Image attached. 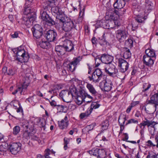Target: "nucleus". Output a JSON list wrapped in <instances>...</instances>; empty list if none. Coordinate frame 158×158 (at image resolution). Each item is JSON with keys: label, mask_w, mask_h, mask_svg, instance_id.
<instances>
[{"label": "nucleus", "mask_w": 158, "mask_h": 158, "mask_svg": "<svg viewBox=\"0 0 158 158\" xmlns=\"http://www.w3.org/2000/svg\"><path fill=\"white\" fill-rule=\"evenodd\" d=\"M91 113H90V111H89V113L87 111V112H85V113H81L80 114L79 117L83 119L84 118L87 117Z\"/></svg>", "instance_id": "nucleus-49"}, {"label": "nucleus", "mask_w": 158, "mask_h": 158, "mask_svg": "<svg viewBox=\"0 0 158 158\" xmlns=\"http://www.w3.org/2000/svg\"><path fill=\"white\" fill-rule=\"evenodd\" d=\"M64 108V106L61 105H57V109L58 111L60 112H63Z\"/></svg>", "instance_id": "nucleus-57"}, {"label": "nucleus", "mask_w": 158, "mask_h": 158, "mask_svg": "<svg viewBox=\"0 0 158 158\" xmlns=\"http://www.w3.org/2000/svg\"><path fill=\"white\" fill-rule=\"evenodd\" d=\"M16 60L19 62L23 63L28 61L29 58V55L27 52L21 47L18 48L17 50Z\"/></svg>", "instance_id": "nucleus-3"}, {"label": "nucleus", "mask_w": 158, "mask_h": 158, "mask_svg": "<svg viewBox=\"0 0 158 158\" xmlns=\"http://www.w3.org/2000/svg\"><path fill=\"white\" fill-rule=\"evenodd\" d=\"M128 1L125 0H116L113 6L114 8L117 9L122 8L125 4V2Z\"/></svg>", "instance_id": "nucleus-26"}, {"label": "nucleus", "mask_w": 158, "mask_h": 158, "mask_svg": "<svg viewBox=\"0 0 158 158\" xmlns=\"http://www.w3.org/2000/svg\"><path fill=\"white\" fill-rule=\"evenodd\" d=\"M145 19L144 18L142 17H138L135 19V20L136 22V23H143Z\"/></svg>", "instance_id": "nucleus-52"}, {"label": "nucleus", "mask_w": 158, "mask_h": 158, "mask_svg": "<svg viewBox=\"0 0 158 158\" xmlns=\"http://www.w3.org/2000/svg\"><path fill=\"white\" fill-rule=\"evenodd\" d=\"M103 20L97 21L95 27H97V28L99 27H103Z\"/></svg>", "instance_id": "nucleus-51"}, {"label": "nucleus", "mask_w": 158, "mask_h": 158, "mask_svg": "<svg viewBox=\"0 0 158 158\" xmlns=\"http://www.w3.org/2000/svg\"><path fill=\"white\" fill-rule=\"evenodd\" d=\"M125 52L124 53L123 57L125 59H127L131 57V53L129 49L124 48Z\"/></svg>", "instance_id": "nucleus-35"}, {"label": "nucleus", "mask_w": 158, "mask_h": 158, "mask_svg": "<svg viewBox=\"0 0 158 158\" xmlns=\"http://www.w3.org/2000/svg\"><path fill=\"white\" fill-rule=\"evenodd\" d=\"M142 109H144L146 113L148 114H152L158 109V107L156 108L153 104H148L142 107Z\"/></svg>", "instance_id": "nucleus-12"}, {"label": "nucleus", "mask_w": 158, "mask_h": 158, "mask_svg": "<svg viewBox=\"0 0 158 158\" xmlns=\"http://www.w3.org/2000/svg\"><path fill=\"white\" fill-rule=\"evenodd\" d=\"M31 2L29 1V0H26V3L25 6L24 7V9L23 11L24 14L25 15H29L30 16L31 15L32 13H35L33 12L31 10V8L29 6L26 7V6L29 5L31 4Z\"/></svg>", "instance_id": "nucleus-23"}, {"label": "nucleus", "mask_w": 158, "mask_h": 158, "mask_svg": "<svg viewBox=\"0 0 158 158\" xmlns=\"http://www.w3.org/2000/svg\"><path fill=\"white\" fill-rule=\"evenodd\" d=\"M82 94L84 99H86L87 98L90 99L91 100L92 99V97L87 93H82Z\"/></svg>", "instance_id": "nucleus-59"}, {"label": "nucleus", "mask_w": 158, "mask_h": 158, "mask_svg": "<svg viewBox=\"0 0 158 158\" xmlns=\"http://www.w3.org/2000/svg\"><path fill=\"white\" fill-rule=\"evenodd\" d=\"M145 52L146 55H144V56L156 59V56L155 51L154 50L148 49L145 50Z\"/></svg>", "instance_id": "nucleus-27"}, {"label": "nucleus", "mask_w": 158, "mask_h": 158, "mask_svg": "<svg viewBox=\"0 0 158 158\" xmlns=\"http://www.w3.org/2000/svg\"><path fill=\"white\" fill-rule=\"evenodd\" d=\"M153 4L151 1H147L146 2L145 6L146 8L148 10H151Z\"/></svg>", "instance_id": "nucleus-40"}, {"label": "nucleus", "mask_w": 158, "mask_h": 158, "mask_svg": "<svg viewBox=\"0 0 158 158\" xmlns=\"http://www.w3.org/2000/svg\"><path fill=\"white\" fill-rule=\"evenodd\" d=\"M125 44L127 46L129 47H131L133 46V41L131 39H128L125 42Z\"/></svg>", "instance_id": "nucleus-47"}, {"label": "nucleus", "mask_w": 158, "mask_h": 158, "mask_svg": "<svg viewBox=\"0 0 158 158\" xmlns=\"http://www.w3.org/2000/svg\"><path fill=\"white\" fill-rule=\"evenodd\" d=\"M29 75H27L25 81H24V82L21 87H18L17 89H16L15 92H12L13 94H15L17 92H19L21 94H23L26 90L27 87L28 86L29 82Z\"/></svg>", "instance_id": "nucleus-4"}, {"label": "nucleus", "mask_w": 158, "mask_h": 158, "mask_svg": "<svg viewBox=\"0 0 158 158\" xmlns=\"http://www.w3.org/2000/svg\"><path fill=\"white\" fill-rule=\"evenodd\" d=\"M147 102L148 104L154 105L156 108L158 107V92L152 95Z\"/></svg>", "instance_id": "nucleus-17"}, {"label": "nucleus", "mask_w": 158, "mask_h": 158, "mask_svg": "<svg viewBox=\"0 0 158 158\" xmlns=\"http://www.w3.org/2000/svg\"><path fill=\"white\" fill-rule=\"evenodd\" d=\"M35 18L36 14L35 13H32L31 16L28 17L26 16V17H24L22 19V23L27 27H29L32 24Z\"/></svg>", "instance_id": "nucleus-6"}, {"label": "nucleus", "mask_w": 158, "mask_h": 158, "mask_svg": "<svg viewBox=\"0 0 158 158\" xmlns=\"http://www.w3.org/2000/svg\"><path fill=\"white\" fill-rule=\"evenodd\" d=\"M106 156V152L103 149H98V158H104Z\"/></svg>", "instance_id": "nucleus-32"}, {"label": "nucleus", "mask_w": 158, "mask_h": 158, "mask_svg": "<svg viewBox=\"0 0 158 158\" xmlns=\"http://www.w3.org/2000/svg\"><path fill=\"white\" fill-rule=\"evenodd\" d=\"M148 130L152 135H154L155 131L154 126L150 127L148 128Z\"/></svg>", "instance_id": "nucleus-56"}, {"label": "nucleus", "mask_w": 158, "mask_h": 158, "mask_svg": "<svg viewBox=\"0 0 158 158\" xmlns=\"http://www.w3.org/2000/svg\"><path fill=\"white\" fill-rule=\"evenodd\" d=\"M103 84V89L105 91L108 92L110 91L112 86V81L110 80H105L102 82L101 84Z\"/></svg>", "instance_id": "nucleus-18"}, {"label": "nucleus", "mask_w": 158, "mask_h": 158, "mask_svg": "<svg viewBox=\"0 0 158 158\" xmlns=\"http://www.w3.org/2000/svg\"><path fill=\"white\" fill-rule=\"evenodd\" d=\"M56 18L59 20V21L64 23L67 21L69 19H70L69 18L64 14V12H62L61 13H60L58 15H56Z\"/></svg>", "instance_id": "nucleus-25"}, {"label": "nucleus", "mask_w": 158, "mask_h": 158, "mask_svg": "<svg viewBox=\"0 0 158 158\" xmlns=\"http://www.w3.org/2000/svg\"><path fill=\"white\" fill-rule=\"evenodd\" d=\"M57 36L56 32L53 30H49L47 32L46 36L47 39L50 42L53 41Z\"/></svg>", "instance_id": "nucleus-16"}, {"label": "nucleus", "mask_w": 158, "mask_h": 158, "mask_svg": "<svg viewBox=\"0 0 158 158\" xmlns=\"http://www.w3.org/2000/svg\"><path fill=\"white\" fill-rule=\"evenodd\" d=\"M100 68L102 70H104L105 72L109 76L113 77H118L119 76L118 69L112 64H102Z\"/></svg>", "instance_id": "nucleus-1"}, {"label": "nucleus", "mask_w": 158, "mask_h": 158, "mask_svg": "<svg viewBox=\"0 0 158 158\" xmlns=\"http://www.w3.org/2000/svg\"><path fill=\"white\" fill-rule=\"evenodd\" d=\"M48 44V43L47 41L42 40H41L39 42V45L41 47L43 48H45Z\"/></svg>", "instance_id": "nucleus-48"}, {"label": "nucleus", "mask_w": 158, "mask_h": 158, "mask_svg": "<svg viewBox=\"0 0 158 158\" xmlns=\"http://www.w3.org/2000/svg\"><path fill=\"white\" fill-rule=\"evenodd\" d=\"M41 16L42 19L45 21L48 25L49 26L55 24L54 21L49 17L47 12L45 11L41 12Z\"/></svg>", "instance_id": "nucleus-9"}, {"label": "nucleus", "mask_w": 158, "mask_h": 158, "mask_svg": "<svg viewBox=\"0 0 158 158\" xmlns=\"http://www.w3.org/2000/svg\"><path fill=\"white\" fill-rule=\"evenodd\" d=\"M50 152V150L49 149H47L45 151V156H49Z\"/></svg>", "instance_id": "nucleus-61"}, {"label": "nucleus", "mask_w": 158, "mask_h": 158, "mask_svg": "<svg viewBox=\"0 0 158 158\" xmlns=\"http://www.w3.org/2000/svg\"><path fill=\"white\" fill-rule=\"evenodd\" d=\"M151 87V85L148 83H145L143 85V91L144 92L147 90Z\"/></svg>", "instance_id": "nucleus-50"}, {"label": "nucleus", "mask_w": 158, "mask_h": 158, "mask_svg": "<svg viewBox=\"0 0 158 158\" xmlns=\"http://www.w3.org/2000/svg\"><path fill=\"white\" fill-rule=\"evenodd\" d=\"M37 158H52L49 156H43L41 155L38 154L37 156Z\"/></svg>", "instance_id": "nucleus-63"}, {"label": "nucleus", "mask_w": 158, "mask_h": 158, "mask_svg": "<svg viewBox=\"0 0 158 158\" xmlns=\"http://www.w3.org/2000/svg\"><path fill=\"white\" fill-rule=\"evenodd\" d=\"M6 150L7 148L5 145H2L0 146V154L1 155H4Z\"/></svg>", "instance_id": "nucleus-45"}, {"label": "nucleus", "mask_w": 158, "mask_h": 158, "mask_svg": "<svg viewBox=\"0 0 158 158\" xmlns=\"http://www.w3.org/2000/svg\"><path fill=\"white\" fill-rule=\"evenodd\" d=\"M2 70L5 75L10 76H13L17 73L16 69L13 67L9 68L8 69L6 67H4L3 68Z\"/></svg>", "instance_id": "nucleus-15"}, {"label": "nucleus", "mask_w": 158, "mask_h": 158, "mask_svg": "<svg viewBox=\"0 0 158 158\" xmlns=\"http://www.w3.org/2000/svg\"><path fill=\"white\" fill-rule=\"evenodd\" d=\"M20 127L19 126H15L13 128V133L15 135H17L20 131Z\"/></svg>", "instance_id": "nucleus-46"}, {"label": "nucleus", "mask_w": 158, "mask_h": 158, "mask_svg": "<svg viewBox=\"0 0 158 158\" xmlns=\"http://www.w3.org/2000/svg\"><path fill=\"white\" fill-rule=\"evenodd\" d=\"M146 143V145L149 147H156L155 144H154L150 140H148Z\"/></svg>", "instance_id": "nucleus-53"}, {"label": "nucleus", "mask_w": 158, "mask_h": 158, "mask_svg": "<svg viewBox=\"0 0 158 158\" xmlns=\"http://www.w3.org/2000/svg\"><path fill=\"white\" fill-rule=\"evenodd\" d=\"M155 59L144 56L143 57L144 64L147 66L150 67L152 66L154 64Z\"/></svg>", "instance_id": "nucleus-20"}, {"label": "nucleus", "mask_w": 158, "mask_h": 158, "mask_svg": "<svg viewBox=\"0 0 158 158\" xmlns=\"http://www.w3.org/2000/svg\"><path fill=\"white\" fill-rule=\"evenodd\" d=\"M60 96L64 102L69 103L68 106H65L66 107L70 109L72 107H75L74 106L70 103L72 101L73 97V94L72 93V91L62 90L60 93Z\"/></svg>", "instance_id": "nucleus-2"}, {"label": "nucleus", "mask_w": 158, "mask_h": 158, "mask_svg": "<svg viewBox=\"0 0 158 158\" xmlns=\"http://www.w3.org/2000/svg\"><path fill=\"white\" fill-rule=\"evenodd\" d=\"M75 26L73 20L71 19H69L67 21L63 23L62 30L65 32L70 31L75 27Z\"/></svg>", "instance_id": "nucleus-8"}, {"label": "nucleus", "mask_w": 158, "mask_h": 158, "mask_svg": "<svg viewBox=\"0 0 158 158\" xmlns=\"http://www.w3.org/2000/svg\"><path fill=\"white\" fill-rule=\"evenodd\" d=\"M155 140L156 143L155 144L156 147L158 148V135H156L155 136Z\"/></svg>", "instance_id": "nucleus-62"}, {"label": "nucleus", "mask_w": 158, "mask_h": 158, "mask_svg": "<svg viewBox=\"0 0 158 158\" xmlns=\"http://www.w3.org/2000/svg\"><path fill=\"white\" fill-rule=\"evenodd\" d=\"M34 37L37 39H40L43 34V29L39 24H36L32 28Z\"/></svg>", "instance_id": "nucleus-5"}, {"label": "nucleus", "mask_w": 158, "mask_h": 158, "mask_svg": "<svg viewBox=\"0 0 158 158\" xmlns=\"http://www.w3.org/2000/svg\"><path fill=\"white\" fill-rule=\"evenodd\" d=\"M100 59L103 63V64H111V62L113 60V57L110 55L104 54L102 55L100 59H99V60Z\"/></svg>", "instance_id": "nucleus-13"}, {"label": "nucleus", "mask_w": 158, "mask_h": 158, "mask_svg": "<svg viewBox=\"0 0 158 158\" xmlns=\"http://www.w3.org/2000/svg\"><path fill=\"white\" fill-rule=\"evenodd\" d=\"M145 120L143 121L142 122L140 123V125L141 127L142 126L145 127L146 126H147L148 127H153L156 124L154 121L152 120H149L146 118H145Z\"/></svg>", "instance_id": "nucleus-24"}, {"label": "nucleus", "mask_w": 158, "mask_h": 158, "mask_svg": "<svg viewBox=\"0 0 158 158\" xmlns=\"http://www.w3.org/2000/svg\"><path fill=\"white\" fill-rule=\"evenodd\" d=\"M21 144L19 143H14L10 144V149L12 154H16L21 149Z\"/></svg>", "instance_id": "nucleus-10"}, {"label": "nucleus", "mask_w": 158, "mask_h": 158, "mask_svg": "<svg viewBox=\"0 0 158 158\" xmlns=\"http://www.w3.org/2000/svg\"><path fill=\"white\" fill-rule=\"evenodd\" d=\"M86 87L90 93L92 94L95 95L97 94V91L92 84L88 83L87 84Z\"/></svg>", "instance_id": "nucleus-30"}, {"label": "nucleus", "mask_w": 158, "mask_h": 158, "mask_svg": "<svg viewBox=\"0 0 158 158\" xmlns=\"http://www.w3.org/2000/svg\"><path fill=\"white\" fill-rule=\"evenodd\" d=\"M51 10L53 13L56 14V15L61 13L63 12L60 8L57 6L52 7Z\"/></svg>", "instance_id": "nucleus-33"}, {"label": "nucleus", "mask_w": 158, "mask_h": 158, "mask_svg": "<svg viewBox=\"0 0 158 158\" xmlns=\"http://www.w3.org/2000/svg\"><path fill=\"white\" fill-rule=\"evenodd\" d=\"M126 120V115L124 114H121L119 116L118 120V122L120 124V131L121 132L124 128V125Z\"/></svg>", "instance_id": "nucleus-21"}, {"label": "nucleus", "mask_w": 158, "mask_h": 158, "mask_svg": "<svg viewBox=\"0 0 158 158\" xmlns=\"http://www.w3.org/2000/svg\"><path fill=\"white\" fill-rule=\"evenodd\" d=\"M58 123L60 129H63L66 128L69 125L67 117L65 116L60 121H58Z\"/></svg>", "instance_id": "nucleus-22"}, {"label": "nucleus", "mask_w": 158, "mask_h": 158, "mask_svg": "<svg viewBox=\"0 0 158 158\" xmlns=\"http://www.w3.org/2000/svg\"><path fill=\"white\" fill-rule=\"evenodd\" d=\"M100 77H98L97 75L94 74V73H93L92 76L91 77H89L88 78L90 81H93V82L97 83L99 82L101 79V78Z\"/></svg>", "instance_id": "nucleus-31"}, {"label": "nucleus", "mask_w": 158, "mask_h": 158, "mask_svg": "<svg viewBox=\"0 0 158 158\" xmlns=\"http://www.w3.org/2000/svg\"><path fill=\"white\" fill-rule=\"evenodd\" d=\"M116 35L117 39L120 42L123 41L127 36V32L125 30L119 29L116 31Z\"/></svg>", "instance_id": "nucleus-7"}, {"label": "nucleus", "mask_w": 158, "mask_h": 158, "mask_svg": "<svg viewBox=\"0 0 158 158\" xmlns=\"http://www.w3.org/2000/svg\"><path fill=\"white\" fill-rule=\"evenodd\" d=\"M98 149L94 148L89 150V153L91 155L98 157Z\"/></svg>", "instance_id": "nucleus-37"}, {"label": "nucleus", "mask_w": 158, "mask_h": 158, "mask_svg": "<svg viewBox=\"0 0 158 158\" xmlns=\"http://www.w3.org/2000/svg\"><path fill=\"white\" fill-rule=\"evenodd\" d=\"M104 35L105 34H103V36L99 39V41L101 45H105L106 44V42L105 38Z\"/></svg>", "instance_id": "nucleus-43"}, {"label": "nucleus", "mask_w": 158, "mask_h": 158, "mask_svg": "<svg viewBox=\"0 0 158 158\" xmlns=\"http://www.w3.org/2000/svg\"><path fill=\"white\" fill-rule=\"evenodd\" d=\"M114 19L113 21L114 22V24L117 26H119L120 25V23L118 20L114 19Z\"/></svg>", "instance_id": "nucleus-60"}, {"label": "nucleus", "mask_w": 158, "mask_h": 158, "mask_svg": "<svg viewBox=\"0 0 158 158\" xmlns=\"http://www.w3.org/2000/svg\"><path fill=\"white\" fill-rule=\"evenodd\" d=\"M100 104H99L98 102H92L90 106V109L89 110V111H90V113H91L93 110L98 108L100 106Z\"/></svg>", "instance_id": "nucleus-34"}, {"label": "nucleus", "mask_w": 158, "mask_h": 158, "mask_svg": "<svg viewBox=\"0 0 158 158\" xmlns=\"http://www.w3.org/2000/svg\"><path fill=\"white\" fill-rule=\"evenodd\" d=\"M108 122V120H105L102 123V130H105L107 129L109 125Z\"/></svg>", "instance_id": "nucleus-44"}, {"label": "nucleus", "mask_w": 158, "mask_h": 158, "mask_svg": "<svg viewBox=\"0 0 158 158\" xmlns=\"http://www.w3.org/2000/svg\"><path fill=\"white\" fill-rule=\"evenodd\" d=\"M55 50L58 55H64L66 51L63 46L57 45L56 46Z\"/></svg>", "instance_id": "nucleus-28"}, {"label": "nucleus", "mask_w": 158, "mask_h": 158, "mask_svg": "<svg viewBox=\"0 0 158 158\" xmlns=\"http://www.w3.org/2000/svg\"><path fill=\"white\" fill-rule=\"evenodd\" d=\"M63 46L66 51L70 52L74 48V44L71 40H65L63 42Z\"/></svg>", "instance_id": "nucleus-14"}, {"label": "nucleus", "mask_w": 158, "mask_h": 158, "mask_svg": "<svg viewBox=\"0 0 158 158\" xmlns=\"http://www.w3.org/2000/svg\"><path fill=\"white\" fill-rule=\"evenodd\" d=\"M50 104L52 106H55L57 105H56V102L54 100H52V102H50Z\"/></svg>", "instance_id": "nucleus-64"}, {"label": "nucleus", "mask_w": 158, "mask_h": 158, "mask_svg": "<svg viewBox=\"0 0 158 158\" xmlns=\"http://www.w3.org/2000/svg\"><path fill=\"white\" fill-rule=\"evenodd\" d=\"M138 122L137 120H136L134 119H130L128 121V122L126 124V125H127L128 124L131 123H136L137 124Z\"/></svg>", "instance_id": "nucleus-54"}, {"label": "nucleus", "mask_w": 158, "mask_h": 158, "mask_svg": "<svg viewBox=\"0 0 158 158\" xmlns=\"http://www.w3.org/2000/svg\"><path fill=\"white\" fill-rule=\"evenodd\" d=\"M118 66L120 68V71L122 73L126 72L129 67L128 63L122 58L118 59Z\"/></svg>", "instance_id": "nucleus-11"}, {"label": "nucleus", "mask_w": 158, "mask_h": 158, "mask_svg": "<svg viewBox=\"0 0 158 158\" xmlns=\"http://www.w3.org/2000/svg\"><path fill=\"white\" fill-rule=\"evenodd\" d=\"M31 133L28 131H25L23 134V138L25 139L26 140V141H27L28 139L30 138L31 137Z\"/></svg>", "instance_id": "nucleus-42"}, {"label": "nucleus", "mask_w": 158, "mask_h": 158, "mask_svg": "<svg viewBox=\"0 0 158 158\" xmlns=\"http://www.w3.org/2000/svg\"><path fill=\"white\" fill-rule=\"evenodd\" d=\"M79 58H77L71 62L67 66V67L69 70L71 72H73L75 70L77 65L79 63Z\"/></svg>", "instance_id": "nucleus-19"}, {"label": "nucleus", "mask_w": 158, "mask_h": 158, "mask_svg": "<svg viewBox=\"0 0 158 158\" xmlns=\"http://www.w3.org/2000/svg\"><path fill=\"white\" fill-rule=\"evenodd\" d=\"M139 25V23H136V22L135 21L133 22L132 23V25L133 30H135V29L137 28Z\"/></svg>", "instance_id": "nucleus-55"}, {"label": "nucleus", "mask_w": 158, "mask_h": 158, "mask_svg": "<svg viewBox=\"0 0 158 158\" xmlns=\"http://www.w3.org/2000/svg\"><path fill=\"white\" fill-rule=\"evenodd\" d=\"M81 95L82 96H77L76 98V102L78 105H81L84 99L83 94H82Z\"/></svg>", "instance_id": "nucleus-36"}, {"label": "nucleus", "mask_w": 158, "mask_h": 158, "mask_svg": "<svg viewBox=\"0 0 158 158\" xmlns=\"http://www.w3.org/2000/svg\"><path fill=\"white\" fill-rule=\"evenodd\" d=\"M27 124L25 125V127L27 128H29L31 131L34 130V126L33 123L31 122H27Z\"/></svg>", "instance_id": "nucleus-38"}, {"label": "nucleus", "mask_w": 158, "mask_h": 158, "mask_svg": "<svg viewBox=\"0 0 158 158\" xmlns=\"http://www.w3.org/2000/svg\"><path fill=\"white\" fill-rule=\"evenodd\" d=\"M36 123H37V125L40 127L42 129H43L44 130H45L46 122L44 119L40 118H37L36 119Z\"/></svg>", "instance_id": "nucleus-29"}, {"label": "nucleus", "mask_w": 158, "mask_h": 158, "mask_svg": "<svg viewBox=\"0 0 158 158\" xmlns=\"http://www.w3.org/2000/svg\"><path fill=\"white\" fill-rule=\"evenodd\" d=\"M31 137L32 139L37 141L39 143H40L41 142V140L39 138L35 135L31 136Z\"/></svg>", "instance_id": "nucleus-58"}, {"label": "nucleus", "mask_w": 158, "mask_h": 158, "mask_svg": "<svg viewBox=\"0 0 158 158\" xmlns=\"http://www.w3.org/2000/svg\"><path fill=\"white\" fill-rule=\"evenodd\" d=\"M106 23L108 25V26H105L106 28H108V29H109L110 28H112L114 27V22L113 20H107V22Z\"/></svg>", "instance_id": "nucleus-41"}, {"label": "nucleus", "mask_w": 158, "mask_h": 158, "mask_svg": "<svg viewBox=\"0 0 158 158\" xmlns=\"http://www.w3.org/2000/svg\"><path fill=\"white\" fill-rule=\"evenodd\" d=\"M101 70V68L100 69H97L93 73H94V74L97 75L98 77H100V78L102 79V75Z\"/></svg>", "instance_id": "nucleus-39"}]
</instances>
